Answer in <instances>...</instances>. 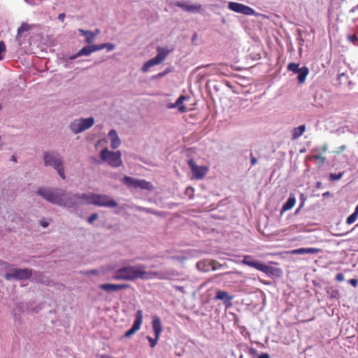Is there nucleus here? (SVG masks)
Listing matches in <instances>:
<instances>
[{
  "instance_id": "nucleus-6",
  "label": "nucleus",
  "mask_w": 358,
  "mask_h": 358,
  "mask_svg": "<svg viewBox=\"0 0 358 358\" xmlns=\"http://www.w3.org/2000/svg\"><path fill=\"white\" fill-rule=\"evenodd\" d=\"M243 263L266 273L267 275H274L275 271V268L273 267L268 266L259 261L252 260L250 256H245L243 260Z\"/></svg>"
},
{
  "instance_id": "nucleus-40",
  "label": "nucleus",
  "mask_w": 358,
  "mask_h": 358,
  "mask_svg": "<svg viewBox=\"0 0 358 358\" xmlns=\"http://www.w3.org/2000/svg\"><path fill=\"white\" fill-rule=\"evenodd\" d=\"M348 282L354 287H356L358 285V280L357 279H350L348 280Z\"/></svg>"
},
{
  "instance_id": "nucleus-20",
  "label": "nucleus",
  "mask_w": 358,
  "mask_h": 358,
  "mask_svg": "<svg viewBox=\"0 0 358 358\" xmlns=\"http://www.w3.org/2000/svg\"><path fill=\"white\" fill-rule=\"evenodd\" d=\"M309 73L308 68L306 66H303L300 69L299 71H298L297 80L299 83L303 84L305 83L306 77Z\"/></svg>"
},
{
  "instance_id": "nucleus-45",
  "label": "nucleus",
  "mask_w": 358,
  "mask_h": 358,
  "mask_svg": "<svg viewBox=\"0 0 358 358\" xmlns=\"http://www.w3.org/2000/svg\"><path fill=\"white\" fill-rule=\"evenodd\" d=\"M64 17H65V14H64V13H61V14H59V16H58V18H59V20H63Z\"/></svg>"
},
{
  "instance_id": "nucleus-32",
  "label": "nucleus",
  "mask_w": 358,
  "mask_h": 358,
  "mask_svg": "<svg viewBox=\"0 0 358 358\" xmlns=\"http://www.w3.org/2000/svg\"><path fill=\"white\" fill-rule=\"evenodd\" d=\"M342 176H343V173H340L338 174L331 173L329 175V178H330L331 180L334 181V180H340Z\"/></svg>"
},
{
  "instance_id": "nucleus-29",
  "label": "nucleus",
  "mask_w": 358,
  "mask_h": 358,
  "mask_svg": "<svg viewBox=\"0 0 358 358\" xmlns=\"http://www.w3.org/2000/svg\"><path fill=\"white\" fill-rule=\"evenodd\" d=\"M327 293L329 294L330 298L331 299H339L340 298V292L336 289H331V290L328 291Z\"/></svg>"
},
{
  "instance_id": "nucleus-10",
  "label": "nucleus",
  "mask_w": 358,
  "mask_h": 358,
  "mask_svg": "<svg viewBox=\"0 0 358 358\" xmlns=\"http://www.w3.org/2000/svg\"><path fill=\"white\" fill-rule=\"evenodd\" d=\"M93 205L108 208H115L118 206L117 202L106 194H95L93 196Z\"/></svg>"
},
{
  "instance_id": "nucleus-27",
  "label": "nucleus",
  "mask_w": 358,
  "mask_h": 358,
  "mask_svg": "<svg viewBox=\"0 0 358 358\" xmlns=\"http://www.w3.org/2000/svg\"><path fill=\"white\" fill-rule=\"evenodd\" d=\"M300 69L301 68H299V64L294 62L289 63L287 66L288 71H292L296 73H297L298 71H299Z\"/></svg>"
},
{
  "instance_id": "nucleus-34",
  "label": "nucleus",
  "mask_w": 358,
  "mask_h": 358,
  "mask_svg": "<svg viewBox=\"0 0 358 358\" xmlns=\"http://www.w3.org/2000/svg\"><path fill=\"white\" fill-rule=\"evenodd\" d=\"M6 51V45L3 41H0V60L3 59L2 53Z\"/></svg>"
},
{
  "instance_id": "nucleus-5",
  "label": "nucleus",
  "mask_w": 358,
  "mask_h": 358,
  "mask_svg": "<svg viewBox=\"0 0 358 358\" xmlns=\"http://www.w3.org/2000/svg\"><path fill=\"white\" fill-rule=\"evenodd\" d=\"M101 158L113 167H119L122 163L121 152L120 151L112 152L108 150V148H104L101 150Z\"/></svg>"
},
{
  "instance_id": "nucleus-12",
  "label": "nucleus",
  "mask_w": 358,
  "mask_h": 358,
  "mask_svg": "<svg viewBox=\"0 0 358 358\" xmlns=\"http://www.w3.org/2000/svg\"><path fill=\"white\" fill-rule=\"evenodd\" d=\"M152 328L155 334V338H152L150 336H148L147 338L150 343L151 348H155L157 343L160 334L163 330L162 322L159 317H155L152 320Z\"/></svg>"
},
{
  "instance_id": "nucleus-28",
  "label": "nucleus",
  "mask_w": 358,
  "mask_h": 358,
  "mask_svg": "<svg viewBox=\"0 0 358 358\" xmlns=\"http://www.w3.org/2000/svg\"><path fill=\"white\" fill-rule=\"evenodd\" d=\"M327 151V145H322L321 147H319V148H315L312 150V152L313 154L321 153L322 155H323Z\"/></svg>"
},
{
  "instance_id": "nucleus-42",
  "label": "nucleus",
  "mask_w": 358,
  "mask_h": 358,
  "mask_svg": "<svg viewBox=\"0 0 358 358\" xmlns=\"http://www.w3.org/2000/svg\"><path fill=\"white\" fill-rule=\"evenodd\" d=\"M108 51H111L115 48V45L112 43H106V48Z\"/></svg>"
},
{
  "instance_id": "nucleus-47",
  "label": "nucleus",
  "mask_w": 358,
  "mask_h": 358,
  "mask_svg": "<svg viewBox=\"0 0 358 358\" xmlns=\"http://www.w3.org/2000/svg\"><path fill=\"white\" fill-rule=\"evenodd\" d=\"M145 212L148 213L157 214L156 213L152 211L150 209H148V208H145Z\"/></svg>"
},
{
  "instance_id": "nucleus-56",
  "label": "nucleus",
  "mask_w": 358,
  "mask_h": 358,
  "mask_svg": "<svg viewBox=\"0 0 358 358\" xmlns=\"http://www.w3.org/2000/svg\"><path fill=\"white\" fill-rule=\"evenodd\" d=\"M188 190L193 191V188H187V191H188Z\"/></svg>"
},
{
  "instance_id": "nucleus-30",
  "label": "nucleus",
  "mask_w": 358,
  "mask_h": 358,
  "mask_svg": "<svg viewBox=\"0 0 358 358\" xmlns=\"http://www.w3.org/2000/svg\"><path fill=\"white\" fill-rule=\"evenodd\" d=\"M358 218V215H357L356 213H353L352 214H351L346 220V223L348 224H353L354 222H355V221L357 220Z\"/></svg>"
},
{
  "instance_id": "nucleus-43",
  "label": "nucleus",
  "mask_w": 358,
  "mask_h": 358,
  "mask_svg": "<svg viewBox=\"0 0 358 358\" xmlns=\"http://www.w3.org/2000/svg\"><path fill=\"white\" fill-rule=\"evenodd\" d=\"M258 358H270V356L268 353H262L259 356Z\"/></svg>"
},
{
  "instance_id": "nucleus-37",
  "label": "nucleus",
  "mask_w": 358,
  "mask_h": 358,
  "mask_svg": "<svg viewBox=\"0 0 358 358\" xmlns=\"http://www.w3.org/2000/svg\"><path fill=\"white\" fill-rule=\"evenodd\" d=\"M336 280L338 281V282H342L344 280V275L343 273H339L338 274H336Z\"/></svg>"
},
{
  "instance_id": "nucleus-8",
  "label": "nucleus",
  "mask_w": 358,
  "mask_h": 358,
  "mask_svg": "<svg viewBox=\"0 0 358 358\" xmlns=\"http://www.w3.org/2000/svg\"><path fill=\"white\" fill-rule=\"evenodd\" d=\"M94 123L93 117L75 120L70 124V129L74 134H78L90 128Z\"/></svg>"
},
{
  "instance_id": "nucleus-22",
  "label": "nucleus",
  "mask_w": 358,
  "mask_h": 358,
  "mask_svg": "<svg viewBox=\"0 0 358 358\" xmlns=\"http://www.w3.org/2000/svg\"><path fill=\"white\" fill-rule=\"evenodd\" d=\"M78 31L80 35L85 36V42L88 44L92 43L94 38L96 36V34H94L90 31H85L83 29H78Z\"/></svg>"
},
{
  "instance_id": "nucleus-15",
  "label": "nucleus",
  "mask_w": 358,
  "mask_h": 358,
  "mask_svg": "<svg viewBox=\"0 0 358 358\" xmlns=\"http://www.w3.org/2000/svg\"><path fill=\"white\" fill-rule=\"evenodd\" d=\"M99 289L105 291L106 292L110 293L113 292H117L122 289L130 288L129 284H112V283H104L99 285Z\"/></svg>"
},
{
  "instance_id": "nucleus-48",
  "label": "nucleus",
  "mask_w": 358,
  "mask_h": 358,
  "mask_svg": "<svg viewBox=\"0 0 358 358\" xmlns=\"http://www.w3.org/2000/svg\"><path fill=\"white\" fill-rule=\"evenodd\" d=\"M322 182H317L316 183V188L320 189L322 187Z\"/></svg>"
},
{
  "instance_id": "nucleus-16",
  "label": "nucleus",
  "mask_w": 358,
  "mask_h": 358,
  "mask_svg": "<svg viewBox=\"0 0 358 358\" xmlns=\"http://www.w3.org/2000/svg\"><path fill=\"white\" fill-rule=\"evenodd\" d=\"M234 296H231L226 291L217 290L215 296V300H222L226 307H231L232 305L231 301Z\"/></svg>"
},
{
  "instance_id": "nucleus-58",
  "label": "nucleus",
  "mask_w": 358,
  "mask_h": 358,
  "mask_svg": "<svg viewBox=\"0 0 358 358\" xmlns=\"http://www.w3.org/2000/svg\"><path fill=\"white\" fill-rule=\"evenodd\" d=\"M356 8L358 9V5L356 6Z\"/></svg>"
},
{
  "instance_id": "nucleus-24",
  "label": "nucleus",
  "mask_w": 358,
  "mask_h": 358,
  "mask_svg": "<svg viewBox=\"0 0 358 358\" xmlns=\"http://www.w3.org/2000/svg\"><path fill=\"white\" fill-rule=\"evenodd\" d=\"M296 203V199L294 196H290L287 201L284 203L282 208V211H287L292 209Z\"/></svg>"
},
{
  "instance_id": "nucleus-23",
  "label": "nucleus",
  "mask_w": 358,
  "mask_h": 358,
  "mask_svg": "<svg viewBox=\"0 0 358 358\" xmlns=\"http://www.w3.org/2000/svg\"><path fill=\"white\" fill-rule=\"evenodd\" d=\"M91 53H92V50H91L90 46V45L85 46V47L81 48L76 55L71 56L69 59H75L80 56H83V55L88 56Z\"/></svg>"
},
{
  "instance_id": "nucleus-51",
  "label": "nucleus",
  "mask_w": 358,
  "mask_h": 358,
  "mask_svg": "<svg viewBox=\"0 0 358 358\" xmlns=\"http://www.w3.org/2000/svg\"><path fill=\"white\" fill-rule=\"evenodd\" d=\"M354 213H356L357 215H358V205L356 206Z\"/></svg>"
},
{
  "instance_id": "nucleus-26",
  "label": "nucleus",
  "mask_w": 358,
  "mask_h": 358,
  "mask_svg": "<svg viewBox=\"0 0 358 358\" xmlns=\"http://www.w3.org/2000/svg\"><path fill=\"white\" fill-rule=\"evenodd\" d=\"M31 29V26L27 23H22L21 26L17 29V37H20L22 36V34L25 31H28Z\"/></svg>"
},
{
  "instance_id": "nucleus-3",
  "label": "nucleus",
  "mask_w": 358,
  "mask_h": 358,
  "mask_svg": "<svg viewBox=\"0 0 358 358\" xmlns=\"http://www.w3.org/2000/svg\"><path fill=\"white\" fill-rule=\"evenodd\" d=\"M45 166H52L62 179H65L64 168L60 155L56 152H46L43 155Z\"/></svg>"
},
{
  "instance_id": "nucleus-9",
  "label": "nucleus",
  "mask_w": 358,
  "mask_h": 358,
  "mask_svg": "<svg viewBox=\"0 0 358 358\" xmlns=\"http://www.w3.org/2000/svg\"><path fill=\"white\" fill-rule=\"evenodd\" d=\"M187 164L191 169L194 178L196 180L203 179L209 171L208 166H199L193 159H189Z\"/></svg>"
},
{
  "instance_id": "nucleus-44",
  "label": "nucleus",
  "mask_w": 358,
  "mask_h": 358,
  "mask_svg": "<svg viewBox=\"0 0 358 358\" xmlns=\"http://www.w3.org/2000/svg\"><path fill=\"white\" fill-rule=\"evenodd\" d=\"M203 265V263L202 262H198L196 266H197V268L199 269V270H202V271H204L202 268H201V266Z\"/></svg>"
},
{
  "instance_id": "nucleus-38",
  "label": "nucleus",
  "mask_w": 358,
  "mask_h": 358,
  "mask_svg": "<svg viewBox=\"0 0 358 358\" xmlns=\"http://www.w3.org/2000/svg\"><path fill=\"white\" fill-rule=\"evenodd\" d=\"M90 48L92 50V53L94 52L100 50L99 45H90Z\"/></svg>"
},
{
  "instance_id": "nucleus-54",
  "label": "nucleus",
  "mask_w": 358,
  "mask_h": 358,
  "mask_svg": "<svg viewBox=\"0 0 358 358\" xmlns=\"http://www.w3.org/2000/svg\"><path fill=\"white\" fill-rule=\"evenodd\" d=\"M11 159H12L13 162H16V158H15V156H12Z\"/></svg>"
},
{
  "instance_id": "nucleus-33",
  "label": "nucleus",
  "mask_w": 358,
  "mask_h": 358,
  "mask_svg": "<svg viewBox=\"0 0 358 358\" xmlns=\"http://www.w3.org/2000/svg\"><path fill=\"white\" fill-rule=\"evenodd\" d=\"M98 217L97 213H93L88 217L87 221L90 224H93L94 222L98 219Z\"/></svg>"
},
{
  "instance_id": "nucleus-36",
  "label": "nucleus",
  "mask_w": 358,
  "mask_h": 358,
  "mask_svg": "<svg viewBox=\"0 0 358 358\" xmlns=\"http://www.w3.org/2000/svg\"><path fill=\"white\" fill-rule=\"evenodd\" d=\"M211 265H212V268L213 271L222 267V264H220V263H218L215 261L212 262Z\"/></svg>"
},
{
  "instance_id": "nucleus-53",
  "label": "nucleus",
  "mask_w": 358,
  "mask_h": 358,
  "mask_svg": "<svg viewBox=\"0 0 358 358\" xmlns=\"http://www.w3.org/2000/svg\"><path fill=\"white\" fill-rule=\"evenodd\" d=\"M99 29H96L95 31L94 32V34H96V36L99 34Z\"/></svg>"
},
{
  "instance_id": "nucleus-2",
  "label": "nucleus",
  "mask_w": 358,
  "mask_h": 358,
  "mask_svg": "<svg viewBox=\"0 0 358 358\" xmlns=\"http://www.w3.org/2000/svg\"><path fill=\"white\" fill-rule=\"evenodd\" d=\"M145 266H128L117 269L113 275L115 280H134L136 279L151 280L155 278L162 279L158 272L146 271Z\"/></svg>"
},
{
  "instance_id": "nucleus-4",
  "label": "nucleus",
  "mask_w": 358,
  "mask_h": 358,
  "mask_svg": "<svg viewBox=\"0 0 358 358\" xmlns=\"http://www.w3.org/2000/svg\"><path fill=\"white\" fill-rule=\"evenodd\" d=\"M157 54L155 57L149 59L143 64L141 69L143 72H147L150 67L163 62L169 54L170 50L164 48L157 47Z\"/></svg>"
},
{
  "instance_id": "nucleus-35",
  "label": "nucleus",
  "mask_w": 358,
  "mask_h": 358,
  "mask_svg": "<svg viewBox=\"0 0 358 358\" xmlns=\"http://www.w3.org/2000/svg\"><path fill=\"white\" fill-rule=\"evenodd\" d=\"M348 39L349 41L355 43L358 40V37L356 34H352L348 36Z\"/></svg>"
},
{
  "instance_id": "nucleus-46",
  "label": "nucleus",
  "mask_w": 358,
  "mask_h": 358,
  "mask_svg": "<svg viewBox=\"0 0 358 358\" xmlns=\"http://www.w3.org/2000/svg\"><path fill=\"white\" fill-rule=\"evenodd\" d=\"M99 45L100 47V50L104 49L106 46V43H102V44H99Z\"/></svg>"
},
{
  "instance_id": "nucleus-49",
  "label": "nucleus",
  "mask_w": 358,
  "mask_h": 358,
  "mask_svg": "<svg viewBox=\"0 0 358 358\" xmlns=\"http://www.w3.org/2000/svg\"><path fill=\"white\" fill-rule=\"evenodd\" d=\"M176 289L179 290V291H180V292H183L184 287H181V286H176Z\"/></svg>"
},
{
  "instance_id": "nucleus-39",
  "label": "nucleus",
  "mask_w": 358,
  "mask_h": 358,
  "mask_svg": "<svg viewBox=\"0 0 358 358\" xmlns=\"http://www.w3.org/2000/svg\"><path fill=\"white\" fill-rule=\"evenodd\" d=\"M90 48L92 50V53L94 52L100 50L99 45H90Z\"/></svg>"
},
{
  "instance_id": "nucleus-50",
  "label": "nucleus",
  "mask_w": 358,
  "mask_h": 358,
  "mask_svg": "<svg viewBox=\"0 0 358 358\" xmlns=\"http://www.w3.org/2000/svg\"><path fill=\"white\" fill-rule=\"evenodd\" d=\"M166 73V72L159 73L157 75V77L161 78V77L164 76Z\"/></svg>"
},
{
  "instance_id": "nucleus-19",
  "label": "nucleus",
  "mask_w": 358,
  "mask_h": 358,
  "mask_svg": "<svg viewBox=\"0 0 358 358\" xmlns=\"http://www.w3.org/2000/svg\"><path fill=\"white\" fill-rule=\"evenodd\" d=\"M319 251H320V250L317 249V248H301L294 250L292 251V253L295 254V255L316 254V253H318Z\"/></svg>"
},
{
  "instance_id": "nucleus-25",
  "label": "nucleus",
  "mask_w": 358,
  "mask_h": 358,
  "mask_svg": "<svg viewBox=\"0 0 358 358\" xmlns=\"http://www.w3.org/2000/svg\"><path fill=\"white\" fill-rule=\"evenodd\" d=\"M305 130H306V126L303 124L294 128L293 130V133H292V138L296 139V138H299L301 136L303 135Z\"/></svg>"
},
{
  "instance_id": "nucleus-13",
  "label": "nucleus",
  "mask_w": 358,
  "mask_h": 358,
  "mask_svg": "<svg viewBox=\"0 0 358 358\" xmlns=\"http://www.w3.org/2000/svg\"><path fill=\"white\" fill-rule=\"evenodd\" d=\"M228 7L230 10L238 13L247 15H253L255 13V10L252 8L237 2H229Z\"/></svg>"
},
{
  "instance_id": "nucleus-7",
  "label": "nucleus",
  "mask_w": 358,
  "mask_h": 358,
  "mask_svg": "<svg viewBox=\"0 0 358 358\" xmlns=\"http://www.w3.org/2000/svg\"><path fill=\"white\" fill-rule=\"evenodd\" d=\"M122 182L128 187L139 188L141 189L152 190L153 185L145 180L136 179L130 176H124Z\"/></svg>"
},
{
  "instance_id": "nucleus-41",
  "label": "nucleus",
  "mask_w": 358,
  "mask_h": 358,
  "mask_svg": "<svg viewBox=\"0 0 358 358\" xmlns=\"http://www.w3.org/2000/svg\"><path fill=\"white\" fill-rule=\"evenodd\" d=\"M250 162L252 166H255L257 163V159L252 155V154H250Z\"/></svg>"
},
{
  "instance_id": "nucleus-11",
  "label": "nucleus",
  "mask_w": 358,
  "mask_h": 358,
  "mask_svg": "<svg viewBox=\"0 0 358 358\" xmlns=\"http://www.w3.org/2000/svg\"><path fill=\"white\" fill-rule=\"evenodd\" d=\"M32 275V271L29 268L13 269L11 273L5 275V279L9 280L12 278L17 280L29 279Z\"/></svg>"
},
{
  "instance_id": "nucleus-21",
  "label": "nucleus",
  "mask_w": 358,
  "mask_h": 358,
  "mask_svg": "<svg viewBox=\"0 0 358 358\" xmlns=\"http://www.w3.org/2000/svg\"><path fill=\"white\" fill-rule=\"evenodd\" d=\"M186 96L184 95H181L176 101L174 104H173L171 108H175L176 106L178 107V110L180 113H185L187 111V108L185 106L182 104L183 101L186 99Z\"/></svg>"
},
{
  "instance_id": "nucleus-18",
  "label": "nucleus",
  "mask_w": 358,
  "mask_h": 358,
  "mask_svg": "<svg viewBox=\"0 0 358 358\" xmlns=\"http://www.w3.org/2000/svg\"><path fill=\"white\" fill-rule=\"evenodd\" d=\"M108 136L111 140L110 146L113 149L117 148L121 143V141L118 137V135L115 130L112 129L109 131Z\"/></svg>"
},
{
  "instance_id": "nucleus-1",
  "label": "nucleus",
  "mask_w": 358,
  "mask_h": 358,
  "mask_svg": "<svg viewBox=\"0 0 358 358\" xmlns=\"http://www.w3.org/2000/svg\"><path fill=\"white\" fill-rule=\"evenodd\" d=\"M36 193L53 204L68 208H74L84 203L93 204L92 197L95 196L94 193L75 194L59 188L41 187Z\"/></svg>"
},
{
  "instance_id": "nucleus-55",
  "label": "nucleus",
  "mask_w": 358,
  "mask_h": 358,
  "mask_svg": "<svg viewBox=\"0 0 358 358\" xmlns=\"http://www.w3.org/2000/svg\"><path fill=\"white\" fill-rule=\"evenodd\" d=\"M329 194V192H327L326 193H324V194H323V196H328V194Z\"/></svg>"
},
{
  "instance_id": "nucleus-31",
  "label": "nucleus",
  "mask_w": 358,
  "mask_h": 358,
  "mask_svg": "<svg viewBox=\"0 0 358 358\" xmlns=\"http://www.w3.org/2000/svg\"><path fill=\"white\" fill-rule=\"evenodd\" d=\"M312 158L320 161L321 164H324V162L326 161V157H324L321 153L313 154Z\"/></svg>"
},
{
  "instance_id": "nucleus-57",
  "label": "nucleus",
  "mask_w": 358,
  "mask_h": 358,
  "mask_svg": "<svg viewBox=\"0 0 358 358\" xmlns=\"http://www.w3.org/2000/svg\"><path fill=\"white\" fill-rule=\"evenodd\" d=\"M2 108V106L0 104V110H1Z\"/></svg>"
},
{
  "instance_id": "nucleus-52",
  "label": "nucleus",
  "mask_w": 358,
  "mask_h": 358,
  "mask_svg": "<svg viewBox=\"0 0 358 358\" xmlns=\"http://www.w3.org/2000/svg\"><path fill=\"white\" fill-rule=\"evenodd\" d=\"M41 224H42V226H43V227H48V223H47V222H43V223H42Z\"/></svg>"
},
{
  "instance_id": "nucleus-17",
  "label": "nucleus",
  "mask_w": 358,
  "mask_h": 358,
  "mask_svg": "<svg viewBox=\"0 0 358 358\" xmlns=\"http://www.w3.org/2000/svg\"><path fill=\"white\" fill-rule=\"evenodd\" d=\"M175 5L187 12L195 13L199 12L201 10V4L191 5L183 1H176Z\"/></svg>"
},
{
  "instance_id": "nucleus-14",
  "label": "nucleus",
  "mask_w": 358,
  "mask_h": 358,
  "mask_svg": "<svg viewBox=\"0 0 358 358\" xmlns=\"http://www.w3.org/2000/svg\"><path fill=\"white\" fill-rule=\"evenodd\" d=\"M143 322V311L138 310L136 312L135 320L133 323L132 327L124 334L125 338H129L138 331Z\"/></svg>"
}]
</instances>
